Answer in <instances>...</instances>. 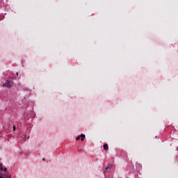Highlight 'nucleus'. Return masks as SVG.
<instances>
[{"instance_id":"obj_11","label":"nucleus","mask_w":178,"mask_h":178,"mask_svg":"<svg viewBox=\"0 0 178 178\" xmlns=\"http://www.w3.org/2000/svg\"><path fill=\"white\" fill-rule=\"evenodd\" d=\"M0 178H2V177H0Z\"/></svg>"},{"instance_id":"obj_2","label":"nucleus","mask_w":178,"mask_h":178,"mask_svg":"<svg viewBox=\"0 0 178 178\" xmlns=\"http://www.w3.org/2000/svg\"><path fill=\"white\" fill-rule=\"evenodd\" d=\"M4 87H7L8 88H10V81L7 80L6 83L3 84Z\"/></svg>"},{"instance_id":"obj_7","label":"nucleus","mask_w":178,"mask_h":178,"mask_svg":"<svg viewBox=\"0 0 178 178\" xmlns=\"http://www.w3.org/2000/svg\"><path fill=\"white\" fill-rule=\"evenodd\" d=\"M16 75H17V76H19V72H17V73H16Z\"/></svg>"},{"instance_id":"obj_5","label":"nucleus","mask_w":178,"mask_h":178,"mask_svg":"<svg viewBox=\"0 0 178 178\" xmlns=\"http://www.w3.org/2000/svg\"><path fill=\"white\" fill-rule=\"evenodd\" d=\"M81 137V136H77V137H76V141H79V140H80Z\"/></svg>"},{"instance_id":"obj_9","label":"nucleus","mask_w":178,"mask_h":178,"mask_svg":"<svg viewBox=\"0 0 178 178\" xmlns=\"http://www.w3.org/2000/svg\"><path fill=\"white\" fill-rule=\"evenodd\" d=\"M28 138H30V136H28Z\"/></svg>"},{"instance_id":"obj_10","label":"nucleus","mask_w":178,"mask_h":178,"mask_svg":"<svg viewBox=\"0 0 178 178\" xmlns=\"http://www.w3.org/2000/svg\"><path fill=\"white\" fill-rule=\"evenodd\" d=\"M43 161H45V159H43Z\"/></svg>"},{"instance_id":"obj_8","label":"nucleus","mask_w":178,"mask_h":178,"mask_svg":"<svg viewBox=\"0 0 178 178\" xmlns=\"http://www.w3.org/2000/svg\"><path fill=\"white\" fill-rule=\"evenodd\" d=\"M24 140L26 141V138H24Z\"/></svg>"},{"instance_id":"obj_3","label":"nucleus","mask_w":178,"mask_h":178,"mask_svg":"<svg viewBox=\"0 0 178 178\" xmlns=\"http://www.w3.org/2000/svg\"><path fill=\"white\" fill-rule=\"evenodd\" d=\"M109 147L108 146L107 144H104V149H105V151H108Z\"/></svg>"},{"instance_id":"obj_1","label":"nucleus","mask_w":178,"mask_h":178,"mask_svg":"<svg viewBox=\"0 0 178 178\" xmlns=\"http://www.w3.org/2000/svg\"><path fill=\"white\" fill-rule=\"evenodd\" d=\"M111 169H112V165H108V167H106L104 171V173H108V172H109V170H111Z\"/></svg>"},{"instance_id":"obj_6","label":"nucleus","mask_w":178,"mask_h":178,"mask_svg":"<svg viewBox=\"0 0 178 178\" xmlns=\"http://www.w3.org/2000/svg\"><path fill=\"white\" fill-rule=\"evenodd\" d=\"M16 130V127H13V131H15Z\"/></svg>"},{"instance_id":"obj_4","label":"nucleus","mask_w":178,"mask_h":178,"mask_svg":"<svg viewBox=\"0 0 178 178\" xmlns=\"http://www.w3.org/2000/svg\"><path fill=\"white\" fill-rule=\"evenodd\" d=\"M84 138H86V135L81 134V141H84Z\"/></svg>"}]
</instances>
